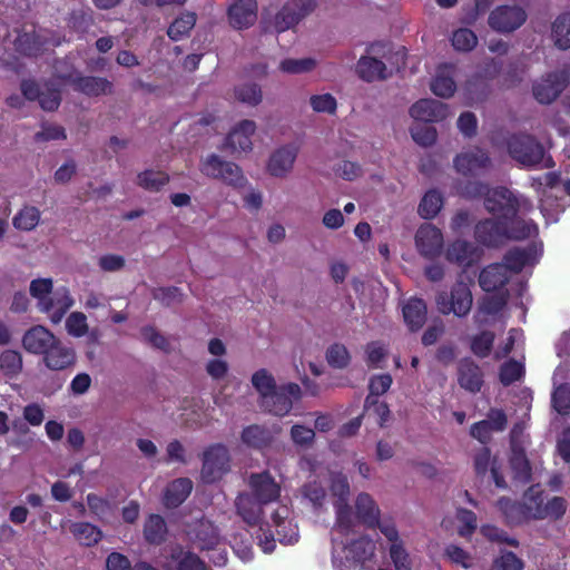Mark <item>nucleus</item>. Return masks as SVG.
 I'll return each mask as SVG.
<instances>
[{
    "mask_svg": "<svg viewBox=\"0 0 570 570\" xmlns=\"http://www.w3.org/2000/svg\"><path fill=\"white\" fill-rule=\"evenodd\" d=\"M365 412L368 415H374L376 422L383 425L390 415V410L386 403L380 402L377 399L367 396L365 401Z\"/></svg>",
    "mask_w": 570,
    "mask_h": 570,
    "instance_id": "69168bd1",
    "label": "nucleus"
},
{
    "mask_svg": "<svg viewBox=\"0 0 570 570\" xmlns=\"http://www.w3.org/2000/svg\"><path fill=\"white\" fill-rule=\"evenodd\" d=\"M443 207V197L435 190L431 189L425 193L419 204L417 213L424 219L434 218Z\"/></svg>",
    "mask_w": 570,
    "mask_h": 570,
    "instance_id": "a19ab883",
    "label": "nucleus"
},
{
    "mask_svg": "<svg viewBox=\"0 0 570 570\" xmlns=\"http://www.w3.org/2000/svg\"><path fill=\"white\" fill-rule=\"evenodd\" d=\"M360 76L372 81L385 77V65L375 58H362L357 65Z\"/></svg>",
    "mask_w": 570,
    "mask_h": 570,
    "instance_id": "09e8293b",
    "label": "nucleus"
},
{
    "mask_svg": "<svg viewBox=\"0 0 570 570\" xmlns=\"http://www.w3.org/2000/svg\"><path fill=\"white\" fill-rule=\"evenodd\" d=\"M436 306L439 312L444 315L451 313L458 317L468 315L472 307V294L469 285L464 282H458L450 293L439 294Z\"/></svg>",
    "mask_w": 570,
    "mask_h": 570,
    "instance_id": "9d476101",
    "label": "nucleus"
},
{
    "mask_svg": "<svg viewBox=\"0 0 570 570\" xmlns=\"http://www.w3.org/2000/svg\"><path fill=\"white\" fill-rule=\"evenodd\" d=\"M507 415L502 410L491 409L488 417L471 426V435L482 443H487L493 432H502L507 428Z\"/></svg>",
    "mask_w": 570,
    "mask_h": 570,
    "instance_id": "412c9836",
    "label": "nucleus"
},
{
    "mask_svg": "<svg viewBox=\"0 0 570 570\" xmlns=\"http://www.w3.org/2000/svg\"><path fill=\"white\" fill-rule=\"evenodd\" d=\"M195 23L196 14L194 12H185L169 26L167 35L171 40L178 41L189 33Z\"/></svg>",
    "mask_w": 570,
    "mask_h": 570,
    "instance_id": "49530a36",
    "label": "nucleus"
},
{
    "mask_svg": "<svg viewBox=\"0 0 570 570\" xmlns=\"http://www.w3.org/2000/svg\"><path fill=\"white\" fill-rule=\"evenodd\" d=\"M250 381L253 387L259 394L261 402L267 399L272 392H275V389L277 387L273 374L266 368H261L254 372Z\"/></svg>",
    "mask_w": 570,
    "mask_h": 570,
    "instance_id": "c03bdc74",
    "label": "nucleus"
},
{
    "mask_svg": "<svg viewBox=\"0 0 570 570\" xmlns=\"http://www.w3.org/2000/svg\"><path fill=\"white\" fill-rule=\"evenodd\" d=\"M314 8V0H289L275 17V30L277 32H283L294 27L303 18L309 14Z\"/></svg>",
    "mask_w": 570,
    "mask_h": 570,
    "instance_id": "2eb2a0df",
    "label": "nucleus"
},
{
    "mask_svg": "<svg viewBox=\"0 0 570 570\" xmlns=\"http://www.w3.org/2000/svg\"><path fill=\"white\" fill-rule=\"evenodd\" d=\"M291 511L288 507L281 505L272 515L275 533L269 529V523L261 524L257 533L258 546L265 553L275 549V534L282 544H294L298 541L299 534L297 525L289 519Z\"/></svg>",
    "mask_w": 570,
    "mask_h": 570,
    "instance_id": "423d86ee",
    "label": "nucleus"
},
{
    "mask_svg": "<svg viewBox=\"0 0 570 570\" xmlns=\"http://www.w3.org/2000/svg\"><path fill=\"white\" fill-rule=\"evenodd\" d=\"M546 501L543 490L537 484L524 492L519 505L510 499L503 498L498 501V507L510 522L518 523L528 520H542Z\"/></svg>",
    "mask_w": 570,
    "mask_h": 570,
    "instance_id": "0eeeda50",
    "label": "nucleus"
},
{
    "mask_svg": "<svg viewBox=\"0 0 570 570\" xmlns=\"http://www.w3.org/2000/svg\"><path fill=\"white\" fill-rule=\"evenodd\" d=\"M567 76L562 71L551 72L533 85V96L541 104H550L562 91Z\"/></svg>",
    "mask_w": 570,
    "mask_h": 570,
    "instance_id": "aec40b11",
    "label": "nucleus"
},
{
    "mask_svg": "<svg viewBox=\"0 0 570 570\" xmlns=\"http://www.w3.org/2000/svg\"><path fill=\"white\" fill-rule=\"evenodd\" d=\"M75 88L88 96H99L111 91L112 85L105 78L81 77L72 81Z\"/></svg>",
    "mask_w": 570,
    "mask_h": 570,
    "instance_id": "e433bc0d",
    "label": "nucleus"
},
{
    "mask_svg": "<svg viewBox=\"0 0 570 570\" xmlns=\"http://www.w3.org/2000/svg\"><path fill=\"white\" fill-rule=\"evenodd\" d=\"M414 240L417 252L426 258L436 257L443 247V235L432 224L421 225L415 233Z\"/></svg>",
    "mask_w": 570,
    "mask_h": 570,
    "instance_id": "dca6fc26",
    "label": "nucleus"
},
{
    "mask_svg": "<svg viewBox=\"0 0 570 570\" xmlns=\"http://www.w3.org/2000/svg\"><path fill=\"white\" fill-rule=\"evenodd\" d=\"M527 20V13L519 6H500L489 16V26L501 33L519 29Z\"/></svg>",
    "mask_w": 570,
    "mask_h": 570,
    "instance_id": "ddd939ff",
    "label": "nucleus"
},
{
    "mask_svg": "<svg viewBox=\"0 0 570 570\" xmlns=\"http://www.w3.org/2000/svg\"><path fill=\"white\" fill-rule=\"evenodd\" d=\"M250 493H240L235 502L238 515L248 525L258 523L262 507L278 499L281 485L268 472L252 474L248 479Z\"/></svg>",
    "mask_w": 570,
    "mask_h": 570,
    "instance_id": "7ed1b4c3",
    "label": "nucleus"
},
{
    "mask_svg": "<svg viewBox=\"0 0 570 570\" xmlns=\"http://www.w3.org/2000/svg\"><path fill=\"white\" fill-rule=\"evenodd\" d=\"M229 469V454L222 444L210 446L204 453L202 478L206 482L220 479Z\"/></svg>",
    "mask_w": 570,
    "mask_h": 570,
    "instance_id": "4468645a",
    "label": "nucleus"
},
{
    "mask_svg": "<svg viewBox=\"0 0 570 570\" xmlns=\"http://www.w3.org/2000/svg\"><path fill=\"white\" fill-rule=\"evenodd\" d=\"M167 533L164 519L158 514H151L144 527V534L148 542L160 543Z\"/></svg>",
    "mask_w": 570,
    "mask_h": 570,
    "instance_id": "de8ad7c7",
    "label": "nucleus"
},
{
    "mask_svg": "<svg viewBox=\"0 0 570 570\" xmlns=\"http://www.w3.org/2000/svg\"><path fill=\"white\" fill-rule=\"evenodd\" d=\"M326 358L330 365L342 368L350 363V353L343 344H333L328 347Z\"/></svg>",
    "mask_w": 570,
    "mask_h": 570,
    "instance_id": "e2e57ef3",
    "label": "nucleus"
},
{
    "mask_svg": "<svg viewBox=\"0 0 570 570\" xmlns=\"http://www.w3.org/2000/svg\"><path fill=\"white\" fill-rule=\"evenodd\" d=\"M538 257L539 250L534 246L525 249L515 248L505 255L503 265L508 267L510 274L517 273L527 266L535 264Z\"/></svg>",
    "mask_w": 570,
    "mask_h": 570,
    "instance_id": "2f4dec72",
    "label": "nucleus"
},
{
    "mask_svg": "<svg viewBox=\"0 0 570 570\" xmlns=\"http://www.w3.org/2000/svg\"><path fill=\"white\" fill-rule=\"evenodd\" d=\"M308 102L312 110L317 114L334 115L337 109V100L330 92L312 95Z\"/></svg>",
    "mask_w": 570,
    "mask_h": 570,
    "instance_id": "8fccbe9b",
    "label": "nucleus"
},
{
    "mask_svg": "<svg viewBox=\"0 0 570 570\" xmlns=\"http://www.w3.org/2000/svg\"><path fill=\"white\" fill-rule=\"evenodd\" d=\"M255 131V121L244 119L237 122L227 134L222 149L228 150L233 155L250 153L253 149L252 137Z\"/></svg>",
    "mask_w": 570,
    "mask_h": 570,
    "instance_id": "f8f14e48",
    "label": "nucleus"
},
{
    "mask_svg": "<svg viewBox=\"0 0 570 570\" xmlns=\"http://www.w3.org/2000/svg\"><path fill=\"white\" fill-rule=\"evenodd\" d=\"M551 37L559 49L570 48V13H563L553 21Z\"/></svg>",
    "mask_w": 570,
    "mask_h": 570,
    "instance_id": "ea45409f",
    "label": "nucleus"
},
{
    "mask_svg": "<svg viewBox=\"0 0 570 570\" xmlns=\"http://www.w3.org/2000/svg\"><path fill=\"white\" fill-rule=\"evenodd\" d=\"M298 146L287 144L276 148L269 156L267 171L276 178L286 177L294 168L298 155Z\"/></svg>",
    "mask_w": 570,
    "mask_h": 570,
    "instance_id": "f3484780",
    "label": "nucleus"
},
{
    "mask_svg": "<svg viewBox=\"0 0 570 570\" xmlns=\"http://www.w3.org/2000/svg\"><path fill=\"white\" fill-rule=\"evenodd\" d=\"M262 406L274 415L284 416L292 410V399L285 395L281 389H275L271 395L261 402Z\"/></svg>",
    "mask_w": 570,
    "mask_h": 570,
    "instance_id": "58836bf2",
    "label": "nucleus"
},
{
    "mask_svg": "<svg viewBox=\"0 0 570 570\" xmlns=\"http://www.w3.org/2000/svg\"><path fill=\"white\" fill-rule=\"evenodd\" d=\"M511 442V456L510 466L513 473V478L520 482L535 481L537 468L532 470L529 465V461L525 458L523 444L525 438L522 434L521 425L517 424L513 426L510 433Z\"/></svg>",
    "mask_w": 570,
    "mask_h": 570,
    "instance_id": "1a4fd4ad",
    "label": "nucleus"
},
{
    "mask_svg": "<svg viewBox=\"0 0 570 570\" xmlns=\"http://www.w3.org/2000/svg\"><path fill=\"white\" fill-rule=\"evenodd\" d=\"M455 518L459 522L458 533L461 537H469L476 529V515L472 511L458 509Z\"/></svg>",
    "mask_w": 570,
    "mask_h": 570,
    "instance_id": "052dcab7",
    "label": "nucleus"
},
{
    "mask_svg": "<svg viewBox=\"0 0 570 570\" xmlns=\"http://www.w3.org/2000/svg\"><path fill=\"white\" fill-rule=\"evenodd\" d=\"M490 570H523V562L513 552L504 551L493 561Z\"/></svg>",
    "mask_w": 570,
    "mask_h": 570,
    "instance_id": "774afa93",
    "label": "nucleus"
},
{
    "mask_svg": "<svg viewBox=\"0 0 570 570\" xmlns=\"http://www.w3.org/2000/svg\"><path fill=\"white\" fill-rule=\"evenodd\" d=\"M507 304V299L501 294L487 295L482 301L474 318L480 325L495 322L501 317V312Z\"/></svg>",
    "mask_w": 570,
    "mask_h": 570,
    "instance_id": "c85d7f7f",
    "label": "nucleus"
},
{
    "mask_svg": "<svg viewBox=\"0 0 570 570\" xmlns=\"http://www.w3.org/2000/svg\"><path fill=\"white\" fill-rule=\"evenodd\" d=\"M315 66L316 62L312 58H287L281 61L279 70L284 73L299 75L313 70Z\"/></svg>",
    "mask_w": 570,
    "mask_h": 570,
    "instance_id": "864d4df0",
    "label": "nucleus"
},
{
    "mask_svg": "<svg viewBox=\"0 0 570 570\" xmlns=\"http://www.w3.org/2000/svg\"><path fill=\"white\" fill-rule=\"evenodd\" d=\"M303 495L306 498L314 508H320L323 505L324 500L326 498V492L321 483L316 480L307 482L303 487Z\"/></svg>",
    "mask_w": 570,
    "mask_h": 570,
    "instance_id": "338daca9",
    "label": "nucleus"
},
{
    "mask_svg": "<svg viewBox=\"0 0 570 570\" xmlns=\"http://www.w3.org/2000/svg\"><path fill=\"white\" fill-rule=\"evenodd\" d=\"M42 355L46 367L51 371H63L76 363L75 350L58 338Z\"/></svg>",
    "mask_w": 570,
    "mask_h": 570,
    "instance_id": "4be33fe9",
    "label": "nucleus"
},
{
    "mask_svg": "<svg viewBox=\"0 0 570 570\" xmlns=\"http://www.w3.org/2000/svg\"><path fill=\"white\" fill-rule=\"evenodd\" d=\"M410 131L413 140L423 147L433 145L438 137L435 128L420 124L414 125Z\"/></svg>",
    "mask_w": 570,
    "mask_h": 570,
    "instance_id": "680f3d73",
    "label": "nucleus"
},
{
    "mask_svg": "<svg viewBox=\"0 0 570 570\" xmlns=\"http://www.w3.org/2000/svg\"><path fill=\"white\" fill-rule=\"evenodd\" d=\"M563 377L564 370L561 366L557 367L552 376L554 389L552 392L551 402L553 409L559 414L567 415L570 413V384H558V380H562Z\"/></svg>",
    "mask_w": 570,
    "mask_h": 570,
    "instance_id": "7c9ffc66",
    "label": "nucleus"
},
{
    "mask_svg": "<svg viewBox=\"0 0 570 570\" xmlns=\"http://www.w3.org/2000/svg\"><path fill=\"white\" fill-rule=\"evenodd\" d=\"M0 368L6 375H17L22 368L21 354L13 350H6L0 354Z\"/></svg>",
    "mask_w": 570,
    "mask_h": 570,
    "instance_id": "6e6d98bb",
    "label": "nucleus"
},
{
    "mask_svg": "<svg viewBox=\"0 0 570 570\" xmlns=\"http://www.w3.org/2000/svg\"><path fill=\"white\" fill-rule=\"evenodd\" d=\"M455 67L453 65H441L431 81V90L442 98H450L456 90L454 81Z\"/></svg>",
    "mask_w": 570,
    "mask_h": 570,
    "instance_id": "cd10ccee",
    "label": "nucleus"
},
{
    "mask_svg": "<svg viewBox=\"0 0 570 570\" xmlns=\"http://www.w3.org/2000/svg\"><path fill=\"white\" fill-rule=\"evenodd\" d=\"M448 258L461 265H470L478 258V252L471 244L456 240L448 249Z\"/></svg>",
    "mask_w": 570,
    "mask_h": 570,
    "instance_id": "37998d69",
    "label": "nucleus"
},
{
    "mask_svg": "<svg viewBox=\"0 0 570 570\" xmlns=\"http://www.w3.org/2000/svg\"><path fill=\"white\" fill-rule=\"evenodd\" d=\"M509 153L523 166L533 167L540 164L548 167L550 159H544L543 147L532 137L520 135L509 141Z\"/></svg>",
    "mask_w": 570,
    "mask_h": 570,
    "instance_id": "9b49d317",
    "label": "nucleus"
},
{
    "mask_svg": "<svg viewBox=\"0 0 570 570\" xmlns=\"http://www.w3.org/2000/svg\"><path fill=\"white\" fill-rule=\"evenodd\" d=\"M508 267L503 264H493L484 268L480 274V286L485 292H493L507 283L510 277Z\"/></svg>",
    "mask_w": 570,
    "mask_h": 570,
    "instance_id": "473e14b6",
    "label": "nucleus"
},
{
    "mask_svg": "<svg viewBox=\"0 0 570 570\" xmlns=\"http://www.w3.org/2000/svg\"><path fill=\"white\" fill-rule=\"evenodd\" d=\"M40 210L35 206H24L12 218L14 228L23 232L35 229L40 222Z\"/></svg>",
    "mask_w": 570,
    "mask_h": 570,
    "instance_id": "79ce46f5",
    "label": "nucleus"
},
{
    "mask_svg": "<svg viewBox=\"0 0 570 570\" xmlns=\"http://www.w3.org/2000/svg\"><path fill=\"white\" fill-rule=\"evenodd\" d=\"M165 570H207L206 564L193 552L175 548L163 561Z\"/></svg>",
    "mask_w": 570,
    "mask_h": 570,
    "instance_id": "393cba45",
    "label": "nucleus"
},
{
    "mask_svg": "<svg viewBox=\"0 0 570 570\" xmlns=\"http://www.w3.org/2000/svg\"><path fill=\"white\" fill-rule=\"evenodd\" d=\"M188 537L202 551H210L222 543L218 530L208 520L198 521L193 529L188 531Z\"/></svg>",
    "mask_w": 570,
    "mask_h": 570,
    "instance_id": "5701e85b",
    "label": "nucleus"
},
{
    "mask_svg": "<svg viewBox=\"0 0 570 570\" xmlns=\"http://www.w3.org/2000/svg\"><path fill=\"white\" fill-rule=\"evenodd\" d=\"M199 170L204 176L220 180L238 190L246 189L248 185V180L238 165L225 160L216 154L203 157L199 163Z\"/></svg>",
    "mask_w": 570,
    "mask_h": 570,
    "instance_id": "6e6552de",
    "label": "nucleus"
},
{
    "mask_svg": "<svg viewBox=\"0 0 570 570\" xmlns=\"http://www.w3.org/2000/svg\"><path fill=\"white\" fill-rule=\"evenodd\" d=\"M451 41L455 50L471 51L478 45V37L472 30L461 28L453 32Z\"/></svg>",
    "mask_w": 570,
    "mask_h": 570,
    "instance_id": "5fc2aeb1",
    "label": "nucleus"
},
{
    "mask_svg": "<svg viewBox=\"0 0 570 570\" xmlns=\"http://www.w3.org/2000/svg\"><path fill=\"white\" fill-rule=\"evenodd\" d=\"M567 501L561 497H552L546 501V505L542 513V520H559L567 511Z\"/></svg>",
    "mask_w": 570,
    "mask_h": 570,
    "instance_id": "13d9d810",
    "label": "nucleus"
},
{
    "mask_svg": "<svg viewBox=\"0 0 570 570\" xmlns=\"http://www.w3.org/2000/svg\"><path fill=\"white\" fill-rule=\"evenodd\" d=\"M230 24L243 29L252 26L257 18V3L255 0H237L228 11Z\"/></svg>",
    "mask_w": 570,
    "mask_h": 570,
    "instance_id": "a878e982",
    "label": "nucleus"
},
{
    "mask_svg": "<svg viewBox=\"0 0 570 570\" xmlns=\"http://www.w3.org/2000/svg\"><path fill=\"white\" fill-rule=\"evenodd\" d=\"M56 340L55 334L48 328L36 325L23 334L22 346L31 354H43L50 345L55 344Z\"/></svg>",
    "mask_w": 570,
    "mask_h": 570,
    "instance_id": "b1692460",
    "label": "nucleus"
},
{
    "mask_svg": "<svg viewBox=\"0 0 570 570\" xmlns=\"http://www.w3.org/2000/svg\"><path fill=\"white\" fill-rule=\"evenodd\" d=\"M390 558L396 570L412 569V561L403 542L390 546Z\"/></svg>",
    "mask_w": 570,
    "mask_h": 570,
    "instance_id": "bf43d9fd",
    "label": "nucleus"
},
{
    "mask_svg": "<svg viewBox=\"0 0 570 570\" xmlns=\"http://www.w3.org/2000/svg\"><path fill=\"white\" fill-rule=\"evenodd\" d=\"M459 383L469 392L480 391L483 381L479 366L470 361H463L459 368Z\"/></svg>",
    "mask_w": 570,
    "mask_h": 570,
    "instance_id": "f704fd0d",
    "label": "nucleus"
},
{
    "mask_svg": "<svg viewBox=\"0 0 570 570\" xmlns=\"http://www.w3.org/2000/svg\"><path fill=\"white\" fill-rule=\"evenodd\" d=\"M403 317L412 331L419 330L426 320V305L420 298H411L403 306Z\"/></svg>",
    "mask_w": 570,
    "mask_h": 570,
    "instance_id": "c9c22d12",
    "label": "nucleus"
},
{
    "mask_svg": "<svg viewBox=\"0 0 570 570\" xmlns=\"http://www.w3.org/2000/svg\"><path fill=\"white\" fill-rule=\"evenodd\" d=\"M193 483L189 479L181 478L173 481L166 488L164 503L166 507H177L190 494Z\"/></svg>",
    "mask_w": 570,
    "mask_h": 570,
    "instance_id": "72a5a7b5",
    "label": "nucleus"
},
{
    "mask_svg": "<svg viewBox=\"0 0 570 570\" xmlns=\"http://www.w3.org/2000/svg\"><path fill=\"white\" fill-rule=\"evenodd\" d=\"M350 532L334 533L332 529V563L334 570H353L357 562L370 559L375 543L367 538L350 541Z\"/></svg>",
    "mask_w": 570,
    "mask_h": 570,
    "instance_id": "39448f33",
    "label": "nucleus"
},
{
    "mask_svg": "<svg viewBox=\"0 0 570 570\" xmlns=\"http://www.w3.org/2000/svg\"><path fill=\"white\" fill-rule=\"evenodd\" d=\"M235 98L248 106L255 107L263 100L261 86L254 82L242 83L234 89Z\"/></svg>",
    "mask_w": 570,
    "mask_h": 570,
    "instance_id": "a18cd8bd",
    "label": "nucleus"
},
{
    "mask_svg": "<svg viewBox=\"0 0 570 570\" xmlns=\"http://www.w3.org/2000/svg\"><path fill=\"white\" fill-rule=\"evenodd\" d=\"M30 296L36 299L38 309L46 314L52 324H59L66 313L75 305V299L66 286L53 289L49 277H39L30 282Z\"/></svg>",
    "mask_w": 570,
    "mask_h": 570,
    "instance_id": "20e7f679",
    "label": "nucleus"
},
{
    "mask_svg": "<svg viewBox=\"0 0 570 570\" xmlns=\"http://www.w3.org/2000/svg\"><path fill=\"white\" fill-rule=\"evenodd\" d=\"M271 433L259 425H249L242 432V440L245 444L253 448H261L271 440Z\"/></svg>",
    "mask_w": 570,
    "mask_h": 570,
    "instance_id": "603ef678",
    "label": "nucleus"
},
{
    "mask_svg": "<svg viewBox=\"0 0 570 570\" xmlns=\"http://www.w3.org/2000/svg\"><path fill=\"white\" fill-rule=\"evenodd\" d=\"M453 163L455 170L460 175L473 177L488 169L490 159L483 150L475 148L459 154Z\"/></svg>",
    "mask_w": 570,
    "mask_h": 570,
    "instance_id": "a211bd4d",
    "label": "nucleus"
},
{
    "mask_svg": "<svg viewBox=\"0 0 570 570\" xmlns=\"http://www.w3.org/2000/svg\"><path fill=\"white\" fill-rule=\"evenodd\" d=\"M67 333L76 338L83 337L89 332L87 316L82 312L70 313L65 323Z\"/></svg>",
    "mask_w": 570,
    "mask_h": 570,
    "instance_id": "3c124183",
    "label": "nucleus"
},
{
    "mask_svg": "<svg viewBox=\"0 0 570 570\" xmlns=\"http://www.w3.org/2000/svg\"><path fill=\"white\" fill-rule=\"evenodd\" d=\"M521 203L525 204V200L517 198L507 188L488 189L484 204L490 213L497 215L498 222L487 219L476 225L475 235L479 242L495 246L505 238L522 239L537 235L535 224L515 217Z\"/></svg>",
    "mask_w": 570,
    "mask_h": 570,
    "instance_id": "f257e3e1",
    "label": "nucleus"
},
{
    "mask_svg": "<svg viewBox=\"0 0 570 570\" xmlns=\"http://www.w3.org/2000/svg\"><path fill=\"white\" fill-rule=\"evenodd\" d=\"M137 179L145 189L157 190L168 181V176L163 171L145 170Z\"/></svg>",
    "mask_w": 570,
    "mask_h": 570,
    "instance_id": "4d7b16f0",
    "label": "nucleus"
},
{
    "mask_svg": "<svg viewBox=\"0 0 570 570\" xmlns=\"http://www.w3.org/2000/svg\"><path fill=\"white\" fill-rule=\"evenodd\" d=\"M494 341V335L490 332H482L475 335L471 341V350L479 357L489 355Z\"/></svg>",
    "mask_w": 570,
    "mask_h": 570,
    "instance_id": "0e129e2a",
    "label": "nucleus"
},
{
    "mask_svg": "<svg viewBox=\"0 0 570 570\" xmlns=\"http://www.w3.org/2000/svg\"><path fill=\"white\" fill-rule=\"evenodd\" d=\"M330 488V500L335 511L334 533L351 532L357 523L375 527L380 520V509L374 499L365 492L355 500V509L350 505V484L340 472H328L324 478Z\"/></svg>",
    "mask_w": 570,
    "mask_h": 570,
    "instance_id": "f03ea898",
    "label": "nucleus"
},
{
    "mask_svg": "<svg viewBox=\"0 0 570 570\" xmlns=\"http://www.w3.org/2000/svg\"><path fill=\"white\" fill-rule=\"evenodd\" d=\"M70 532L73 534L75 539L82 546L91 547L97 544L101 537L102 532L96 525L88 522H75L70 527Z\"/></svg>",
    "mask_w": 570,
    "mask_h": 570,
    "instance_id": "4c0bfd02",
    "label": "nucleus"
},
{
    "mask_svg": "<svg viewBox=\"0 0 570 570\" xmlns=\"http://www.w3.org/2000/svg\"><path fill=\"white\" fill-rule=\"evenodd\" d=\"M21 90L26 99H38L43 110H55L60 104V95L57 89L47 88L46 90H40L37 83L32 81H23Z\"/></svg>",
    "mask_w": 570,
    "mask_h": 570,
    "instance_id": "bb28decb",
    "label": "nucleus"
},
{
    "mask_svg": "<svg viewBox=\"0 0 570 570\" xmlns=\"http://www.w3.org/2000/svg\"><path fill=\"white\" fill-rule=\"evenodd\" d=\"M450 115L449 106L434 99H421L410 108V116L415 121L439 122Z\"/></svg>",
    "mask_w": 570,
    "mask_h": 570,
    "instance_id": "6ab92c4d",
    "label": "nucleus"
},
{
    "mask_svg": "<svg viewBox=\"0 0 570 570\" xmlns=\"http://www.w3.org/2000/svg\"><path fill=\"white\" fill-rule=\"evenodd\" d=\"M474 470L478 475H485L490 471L498 488H505L507 483L500 473L498 460L491 456L489 449H481L474 456Z\"/></svg>",
    "mask_w": 570,
    "mask_h": 570,
    "instance_id": "c756f323",
    "label": "nucleus"
}]
</instances>
